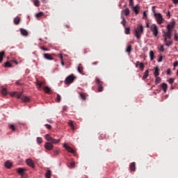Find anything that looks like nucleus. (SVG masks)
I'll return each instance as SVG.
<instances>
[{"mask_svg":"<svg viewBox=\"0 0 178 178\" xmlns=\"http://www.w3.org/2000/svg\"><path fill=\"white\" fill-rule=\"evenodd\" d=\"M45 139L47 140V141H49L44 144V148L47 151H51V149H54L53 144H59V143H60V139L56 140V139L52 138V136H51L49 134H47L45 136Z\"/></svg>","mask_w":178,"mask_h":178,"instance_id":"obj_1","label":"nucleus"},{"mask_svg":"<svg viewBox=\"0 0 178 178\" xmlns=\"http://www.w3.org/2000/svg\"><path fill=\"white\" fill-rule=\"evenodd\" d=\"M144 33V26L143 25H138L137 28L134 29V35L138 40L141 38V35Z\"/></svg>","mask_w":178,"mask_h":178,"instance_id":"obj_2","label":"nucleus"},{"mask_svg":"<svg viewBox=\"0 0 178 178\" xmlns=\"http://www.w3.org/2000/svg\"><path fill=\"white\" fill-rule=\"evenodd\" d=\"M150 30L153 33V35L154 37H157L158 34H159V31H158V26H156V24H153L150 25Z\"/></svg>","mask_w":178,"mask_h":178,"instance_id":"obj_3","label":"nucleus"},{"mask_svg":"<svg viewBox=\"0 0 178 178\" xmlns=\"http://www.w3.org/2000/svg\"><path fill=\"white\" fill-rule=\"evenodd\" d=\"M154 17L156 19L158 24H162L163 23V17L161 13H154Z\"/></svg>","mask_w":178,"mask_h":178,"instance_id":"obj_4","label":"nucleus"},{"mask_svg":"<svg viewBox=\"0 0 178 178\" xmlns=\"http://www.w3.org/2000/svg\"><path fill=\"white\" fill-rule=\"evenodd\" d=\"M95 80H96V83L98 86V92H102V91H104V87H102L104 82H102L101 81V79H99V78H98V77H96Z\"/></svg>","mask_w":178,"mask_h":178,"instance_id":"obj_5","label":"nucleus"},{"mask_svg":"<svg viewBox=\"0 0 178 178\" xmlns=\"http://www.w3.org/2000/svg\"><path fill=\"white\" fill-rule=\"evenodd\" d=\"M74 79H76V76H74L73 75H70L69 76H67L65 79V84H72V83H73V81H74Z\"/></svg>","mask_w":178,"mask_h":178,"instance_id":"obj_6","label":"nucleus"},{"mask_svg":"<svg viewBox=\"0 0 178 178\" xmlns=\"http://www.w3.org/2000/svg\"><path fill=\"white\" fill-rule=\"evenodd\" d=\"M163 37L166 40H172V32H170V31L164 32L163 34Z\"/></svg>","mask_w":178,"mask_h":178,"instance_id":"obj_7","label":"nucleus"},{"mask_svg":"<svg viewBox=\"0 0 178 178\" xmlns=\"http://www.w3.org/2000/svg\"><path fill=\"white\" fill-rule=\"evenodd\" d=\"M26 165H28V166H30V168H32L33 169H34V168H35L34 161H33V160H31V159H27L26 160Z\"/></svg>","mask_w":178,"mask_h":178,"instance_id":"obj_8","label":"nucleus"},{"mask_svg":"<svg viewBox=\"0 0 178 178\" xmlns=\"http://www.w3.org/2000/svg\"><path fill=\"white\" fill-rule=\"evenodd\" d=\"M64 148H65V149H67V151L68 152H70L71 154H72L73 155H76V152L74 149H73V148H72L70 146H67L66 144H65L63 145Z\"/></svg>","mask_w":178,"mask_h":178,"instance_id":"obj_9","label":"nucleus"},{"mask_svg":"<svg viewBox=\"0 0 178 178\" xmlns=\"http://www.w3.org/2000/svg\"><path fill=\"white\" fill-rule=\"evenodd\" d=\"M35 84L37 86V88L40 90L43 86L45 84V82L43 81H40L38 79L36 80Z\"/></svg>","mask_w":178,"mask_h":178,"instance_id":"obj_10","label":"nucleus"},{"mask_svg":"<svg viewBox=\"0 0 178 178\" xmlns=\"http://www.w3.org/2000/svg\"><path fill=\"white\" fill-rule=\"evenodd\" d=\"M52 55L55 54H49L48 53H45L43 54V58H44V59H47V60H54V57H52Z\"/></svg>","mask_w":178,"mask_h":178,"instance_id":"obj_11","label":"nucleus"},{"mask_svg":"<svg viewBox=\"0 0 178 178\" xmlns=\"http://www.w3.org/2000/svg\"><path fill=\"white\" fill-rule=\"evenodd\" d=\"M77 72H79L80 73V74H84V67H83L82 64L78 65Z\"/></svg>","mask_w":178,"mask_h":178,"instance_id":"obj_12","label":"nucleus"},{"mask_svg":"<svg viewBox=\"0 0 178 178\" xmlns=\"http://www.w3.org/2000/svg\"><path fill=\"white\" fill-rule=\"evenodd\" d=\"M172 29H175V22H172L171 24L167 25L168 31L172 32Z\"/></svg>","mask_w":178,"mask_h":178,"instance_id":"obj_13","label":"nucleus"},{"mask_svg":"<svg viewBox=\"0 0 178 178\" xmlns=\"http://www.w3.org/2000/svg\"><path fill=\"white\" fill-rule=\"evenodd\" d=\"M164 42L166 45V47H170V45H173V41L168 40V39H166V38H164Z\"/></svg>","mask_w":178,"mask_h":178,"instance_id":"obj_14","label":"nucleus"},{"mask_svg":"<svg viewBox=\"0 0 178 178\" xmlns=\"http://www.w3.org/2000/svg\"><path fill=\"white\" fill-rule=\"evenodd\" d=\"M161 87L164 92H166L168 91V84H166L165 83H161Z\"/></svg>","mask_w":178,"mask_h":178,"instance_id":"obj_15","label":"nucleus"},{"mask_svg":"<svg viewBox=\"0 0 178 178\" xmlns=\"http://www.w3.org/2000/svg\"><path fill=\"white\" fill-rule=\"evenodd\" d=\"M21 99L22 102H30V97L27 96H22Z\"/></svg>","mask_w":178,"mask_h":178,"instance_id":"obj_16","label":"nucleus"},{"mask_svg":"<svg viewBox=\"0 0 178 178\" xmlns=\"http://www.w3.org/2000/svg\"><path fill=\"white\" fill-rule=\"evenodd\" d=\"M159 72H160L159 68L158 67H155L154 72V77H158V76L159 75Z\"/></svg>","mask_w":178,"mask_h":178,"instance_id":"obj_17","label":"nucleus"},{"mask_svg":"<svg viewBox=\"0 0 178 178\" xmlns=\"http://www.w3.org/2000/svg\"><path fill=\"white\" fill-rule=\"evenodd\" d=\"M130 170L131 172H135L136 171V163H131L129 165Z\"/></svg>","mask_w":178,"mask_h":178,"instance_id":"obj_18","label":"nucleus"},{"mask_svg":"<svg viewBox=\"0 0 178 178\" xmlns=\"http://www.w3.org/2000/svg\"><path fill=\"white\" fill-rule=\"evenodd\" d=\"M24 170H26V169L19 168L17 169V172L19 173V175H21V176H24Z\"/></svg>","mask_w":178,"mask_h":178,"instance_id":"obj_19","label":"nucleus"},{"mask_svg":"<svg viewBox=\"0 0 178 178\" xmlns=\"http://www.w3.org/2000/svg\"><path fill=\"white\" fill-rule=\"evenodd\" d=\"M80 97H81V99H83V101H86V99H87V97H88V95L86 93L81 92L80 94Z\"/></svg>","mask_w":178,"mask_h":178,"instance_id":"obj_20","label":"nucleus"},{"mask_svg":"<svg viewBox=\"0 0 178 178\" xmlns=\"http://www.w3.org/2000/svg\"><path fill=\"white\" fill-rule=\"evenodd\" d=\"M149 76V71L147 70L143 74V80H145V79H147Z\"/></svg>","mask_w":178,"mask_h":178,"instance_id":"obj_21","label":"nucleus"},{"mask_svg":"<svg viewBox=\"0 0 178 178\" xmlns=\"http://www.w3.org/2000/svg\"><path fill=\"white\" fill-rule=\"evenodd\" d=\"M19 30H20V33L22 35H25V36L29 35V32H27L25 29H20Z\"/></svg>","mask_w":178,"mask_h":178,"instance_id":"obj_22","label":"nucleus"},{"mask_svg":"<svg viewBox=\"0 0 178 178\" xmlns=\"http://www.w3.org/2000/svg\"><path fill=\"white\" fill-rule=\"evenodd\" d=\"M68 124L71 127L72 130H76V128H74V124H73V122L72 120L68 121Z\"/></svg>","mask_w":178,"mask_h":178,"instance_id":"obj_23","label":"nucleus"},{"mask_svg":"<svg viewBox=\"0 0 178 178\" xmlns=\"http://www.w3.org/2000/svg\"><path fill=\"white\" fill-rule=\"evenodd\" d=\"M43 90H44V92L47 93V94H49V92H51V88L48 87V86H46V87H42Z\"/></svg>","mask_w":178,"mask_h":178,"instance_id":"obj_24","label":"nucleus"},{"mask_svg":"<svg viewBox=\"0 0 178 178\" xmlns=\"http://www.w3.org/2000/svg\"><path fill=\"white\" fill-rule=\"evenodd\" d=\"M131 49H133V48L131 47V45L129 44L127 47L126 52H127V54H129V55H130V54H131Z\"/></svg>","mask_w":178,"mask_h":178,"instance_id":"obj_25","label":"nucleus"},{"mask_svg":"<svg viewBox=\"0 0 178 178\" xmlns=\"http://www.w3.org/2000/svg\"><path fill=\"white\" fill-rule=\"evenodd\" d=\"M139 10H140V6L138 5L134 7V11L135 12L136 15H138Z\"/></svg>","mask_w":178,"mask_h":178,"instance_id":"obj_26","label":"nucleus"},{"mask_svg":"<svg viewBox=\"0 0 178 178\" xmlns=\"http://www.w3.org/2000/svg\"><path fill=\"white\" fill-rule=\"evenodd\" d=\"M8 127H9V129H10V130H12L13 131H15V130H16V125H15V124H8Z\"/></svg>","mask_w":178,"mask_h":178,"instance_id":"obj_27","label":"nucleus"},{"mask_svg":"<svg viewBox=\"0 0 178 178\" xmlns=\"http://www.w3.org/2000/svg\"><path fill=\"white\" fill-rule=\"evenodd\" d=\"M3 56H5V51H1L0 52V63H2V61L3 60Z\"/></svg>","mask_w":178,"mask_h":178,"instance_id":"obj_28","label":"nucleus"},{"mask_svg":"<svg viewBox=\"0 0 178 178\" xmlns=\"http://www.w3.org/2000/svg\"><path fill=\"white\" fill-rule=\"evenodd\" d=\"M5 166L6 168H7L8 169H10L12 168V163H10V161H6L5 163Z\"/></svg>","mask_w":178,"mask_h":178,"instance_id":"obj_29","label":"nucleus"},{"mask_svg":"<svg viewBox=\"0 0 178 178\" xmlns=\"http://www.w3.org/2000/svg\"><path fill=\"white\" fill-rule=\"evenodd\" d=\"M123 12L125 16H129V15H130V10L129 8H126Z\"/></svg>","mask_w":178,"mask_h":178,"instance_id":"obj_30","label":"nucleus"},{"mask_svg":"<svg viewBox=\"0 0 178 178\" xmlns=\"http://www.w3.org/2000/svg\"><path fill=\"white\" fill-rule=\"evenodd\" d=\"M23 94V92H19L16 93L15 97L18 99H20V98L22 99V95Z\"/></svg>","mask_w":178,"mask_h":178,"instance_id":"obj_31","label":"nucleus"},{"mask_svg":"<svg viewBox=\"0 0 178 178\" xmlns=\"http://www.w3.org/2000/svg\"><path fill=\"white\" fill-rule=\"evenodd\" d=\"M154 56H155V54H154V51H149V58H150L151 60H154Z\"/></svg>","mask_w":178,"mask_h":178,"instance_id":"obj_32","label":"nucleus"},{"mask_svg":"<svg viewBox=\"0 0 178 178\" xmlns=\"http://www.w3.org/2000/svg\"><path fill=\"white\" fill-rule=\"evenodd\" d=\"M14 23L15 24H19L20 23V18L19 17H17L14 19Z\"/></svg>","mask_w":178,"mask_h":178,"instance_id":"obj_33","label":"nucleus"},{"mask_svg":"<svg viewBox=\"0 0 178 178\" xmlns=\"http://www.w3.org/2000/svg\"><path fill=\"white\" fill-rule=\"evenodd\" d=\"M145 67V65H144L143 63H140L139 65V69L143 72L144 70V68Z\"/></svg>","mask_w":178,"mask_h":178,"instance_id":"obj_34","label":"nucleus"},{"mask_svg":"<svg viewBox=\"0 0 178 178\" xmlns=\"http://www.w3.org/2000/svg\"><path fill=\"white\" fill-rule=\"evenodd\" d=\"M161 77L156 76V80H155V84L156 85L159 84V83H161Z\"/></svg>","mask_w":178,"mask_h":178,"instance_id":"obj_35","label":"nucleus"},{"mask_svg":"<svg viewBox=\"0 0 178 178\" xmlns=\"http://www.w3.org/2000/svg\"><path fill=\"white\" fill-rule=\"evenodd\" d=\"M33 3L35 6L38 8V6H40V0H33Z\"/></svg>","mask_w":178,"mask_h":178,"instance_id":"obj_36","label":"nucleus"},{"mask_svg":"<svg viewBox=\"0 0 178 178\" xmlns=\"http://www.w3.org/2000/svg\"><path fill=\"white\" fill-rule=\"evenodd\" d=\"M4 67H12V64H10V63L7 61L4 64Z\"/></svg>","mask_w":178,"mask_h":178,"instance_id":"obj_37","label":"nucleus"},{"mask_svg":"<svg viewBox=\"0 0 178 178\" xmlns=\"http://www.w3.org/2000/svg\"><path fill=\"white\" fill-rule=\"evenodd\" d=\"M2 95H6L8 94V90H6V88H3L1 90Z\"/></svg>","mask_w":178,"mask_h":178,"instance_id":"obj_38","label":"nucleus"},{"mask_svg":"<svg viewBox=\"0 0 178 178\" xmlns=\"http://www.w3.org/2000/svg\"><path fill=\"white\" fill-rule=\"evenodd\" d=\"M47 178H51V170H47L45 175Z\"/></svg>","mask_w":178,"mask_h":178,"instance_id":"obj_39","label":"nucleus"},{"mask_svg":"<svg viewBox=\"0 0 178 178\" xmlns=\"http://www.w3.org/2000/svg\"><path fill=\"white\" fill-rule=\"evenodd\" d=\"M60 99H61L60 95L58 94V95H57V97L56 98V102H60Z\"/></svg>","mask_w":178,"mask_h":178,"instance_id":"obj_40","label":"nucleus"},{"mask_svg":"<svg viewBox=\"0 0 178 178\" xmlns=\"http://www.w3.org/2000/svg\"><path fill=\"white\" fill-rule=\"evenodd\" d=\"M174 40H175V41H178V33H177V32H175L174 33Z\"/></svg>","mask_w":178,"mask_h":178,"instance_id":"obj_41","label":"nucleus"},{"mask_svg":"<svg viewBox=\"0 0 178 178\" xmlns=\"http://www.w3.org/2000/svg\"><path fill=\"white\" fill-rule=\"evenodd\" d=\"M37 143H38V144H42V138H40V137L37 138Z\"/></svg>","mask_w":178,"mask_h":178,"instance_id":"obj_42","label":"nucleus"},{"mask_svg":"<svg viewBox=\"0 0 178 178\" xmlns=\"http://www.w3.org/2000/svg\"><path fill=\"white\" fill-rule=\"evenodd\" d=\"M159 50L161 51V52H163L165 51V47H163V45H161L159 47Z\"/></svg>","mask_w":178,"mask_h":178,"instance_id":"obj_43","label":"nucleus"},{"mask_svg":"<svg viewBox=\"0 0 178 178\" xmlns=\"http://www.w3.org/2000/svg\"><path fill=\"white\" fill-rule=\"evenodd\" d=\"M41 16H44V13L40 12L36 14V17H41Z\"/></svg>","mask_w":178,"mask_h":178,"instance_id":"obj_44","label":"nucleus"},{"mask_svg":"<svg viewBox=\"0 0 178 178\" xmlns=\"http://www.w3.org/2000/svg\"><path fill=\"white\" fill-rule=\"evenodd\" d=\"M40 49H42V51H49V48H47V47H40Z\"/></svg>","mask_w":178,"mask_h":178,"instance_id":"obj_45","label":"nucleus"},{"mask_svg":"<svg viewBox=\"0 0 178 178\" xmlns=\"http://www.w3.org/2000/svg\"><path fill=\"white\" fill-rule=\"evenodd\" d=\"M76 167V163L72 162L70 163L69 168H75Z\"/></svg>","mask_w":178,"mask_h":178,"instance_id":"obj_46","label":"nucleus"},{"mask_svg":"<svg viewBox=\"0 0 178 178\" xmlns=\"http://www.w3.org/2000/svg\"><path fill=\"white\" fill-rule=\"evenodd\" d=\"M122 24L124 27H126V19H124V17H122Z\"/></svg>","mask_w":178,"mask_h":178,"instance_id":"obj_47","label":"nucleus"},{"mask_svg":"<svg viewBox=\"0 0 178 178\" xmlns=\"http://www.w3.org/2000/svg\"><path fill=\"white\" fill-rule=\"evenodd\" d=\"M125 34H130V28H125Z\"/></svg>","mask_w":178,"mask_h":178,"instance_id":"obj_48","label":"nucleus"},{"mask_svg":"<svg viewBox=\"0 0 178 178\" xmlns=\"http://www.w3.org/2000/svg\"><path fill=\"white\" fill-rule=\"evenodd\" d=\"M44 126L48 129V130H51L52 129V127L50 124H46Z\"/></svg>","mask_w":178,"mask_h":178,"instance_id":"obj_49","label":"nucleus"},{"mask_svg":"<svg viewBox=\"0 0 178 178\" xmlns=\"http://www.w3.org/2000/svg\"><path fill=\"white\" fill-rule=\"evenodd\" d=\"M104 138H105V135H104V134H100L99 139L104 140Z\"/></svg>","mask_w":178,"mask_h":178,"instance_id":"obj_50","label":"nucleus"},{"mask_svg":"<svg viewBox=\"0 0 178 178\" xmlns=\"http://www.w3.org/2000/svg\"><path fill=\"white\" fill-rule=\"evenodd\" d=\"M174 81H175V79L172 78L168 80V83L170 84H173Z\"/></svg>","mask_w":178,"mask_h":178,"instance_id":"obj_51","label":"nucleus"},{"mask_svg":"<svg viewBox=\"0 0 178 178\" xmlns=\"http://www.w3.org/2000/svg\"><path fill=\"white\" fill-rule=\"evenodd\" d=\"M58 58H60V60H63V56H62V54H59L57 55Z\"/></svg>","mask_w":178,"mask_h":178,"instance_id":"obj_52","label":"nucleus"},{"mask_svg":"<svg viewBox=\"0 0 178 178\" xmlns=\"http://www.w3.org/2000/svg\"><path fill=\"white\" fill-rule=\"evenodd\" d=\"M134 2L133 1V0H129V6H134Z\"/></svg>","mask_w":178,"mask_h":178,"instance_id":"obj_53","label":"nucleus"},{"mask_svg":"<svg viewBox=\"0 0 178 178\" xmlns=\"http://www.w3.org/2000/svg\"><path fill=\"white\" fill-rule=\"evenodd\" d=\"M16 93H17V92H13L10 93V96L11 97H16Z\"/></svg>","mask_w":178,"mask_h":178,"instance_id":"obj_54","label":"nucleus"},{"mask_svg":"<svg viewBox=\"0 0 178 178\" xmlns=\"http://www.w3.org/2000/svg\"><path fill=\"white\" fill-rule=\"evenodd\" d=\"M162 59H163V57L161 56L159 57V58L158 59V62H162Z\"/></svg>","mask_w":178,"mask_h":178,"instance_id":"obj_55","label":"nucleus"},{"mask_svg":"<svg viewBox=\"0 0 178 178\" xmlns=\"http://www.w3.org/2000/svg\"><path fill=\"white\" fill-rule=\"evenodd\" d=\"M140 61H137L136 63V67H138V66H140Z\"/></svg>","mask_w":178,"mask_h":178,"instance_id":"obj_56","label":"nucleus"},{"mask_svg":"<svg viewBox=\"0 0 178 178\" xmlns=\"http://www.w3.org/2000/svg\"><path fill=\"white\" fill-rule=\"evenodd\" d=\"M178 66V62L177 61H175V63H174V67H177Z\"/></svg>","mask_w":178,"mask_h":178,"instance_id":"obj_57","label":"nucleus"},{"mask_svg":"<svg viewBox=\"0 0 178 178\" xmlns=\"http://www.w3.org/2000/svg\"><path fill=\"white\" fill-rule=\"evenodd\" d=\"M173 3H175V5H177L178 3V0H172Z\"/></svg>","mask_w":178,"mask_h":178,"instance_id":"obj_58","label":"nucleus"},{"mask_svg":"<svg viewBox=\"0 0 178 178\" xmlns=\"http://www.w3.org/2000/svg\"><path fill=\"white\" fill-rule=\"evenodd\" d=\"M63 110L67 111V106H63Z\"/></svg>","mask_w":178,"mask_h":178,"instance_id":"obj_59","label":"nucleus"},{"mask_svg":"<svg viewBox=\"0 0 178 178\" xmlns=\"http://www.w3.org/2000/svg\"><path fill=\"white\" fill-rule=\"evenodd\" d=\"M54 154L55 155H58L59 154V150H55Z\"/></svg>","mask_w":178,"mask_h":178,"instance_id":"obj_60","label":"nucleus"},{"mask_svg":"<svg viewBox=\"0 0 178 178\" xmlns=\"http://www.w3.org/2000/svg\"><path fill=\"white\" fill-rule=\"evenodd\" d=\"M143 17H147V13L145 11L143 12Z\"/></svg>","mask_w":178,"mask_h":178,"instance_id":"obj_61","label":"nucleus"},{"mask_svg":"<svg viewBox=\"0 0 178 178\" xmlns=\"http://www.w3.org/2000/svg\"><path fill=\"white\" fill-rule=\"evenodd\" d=\"M166 16H168L169 17H170V12L168 11L166 13Z\"/></svg>","mask_w":178,"mask_h":178,"instance_id":"obj_62","label":"nucleus"},{"mask_svg":"<svg viewBox=\"0 0 178 178\" xmlns=\"http://www.w3.org/2000/svg\"><path fill=\"white\" fill-rule=\"evenodd\" d=\"M167 74H170V69L167 70Z\"/></svg>","mask_w":178,"mask_h":178,"instance_id":"obj_63","label":"nucleus"},{"mask_svg":"<svg viewBox=\"0 0 178 178\" xmlns=\"http://www.w3.org/2000/svg\"><path fill=\"white\" fill-rule=\"evenodd\" d=\"M43 3H47L48 2V0H41Z\"/></svg>","mask_w":178,"mask_h":178,"instance_id":"obj_64","label":"nucleus"}]
</instances>
